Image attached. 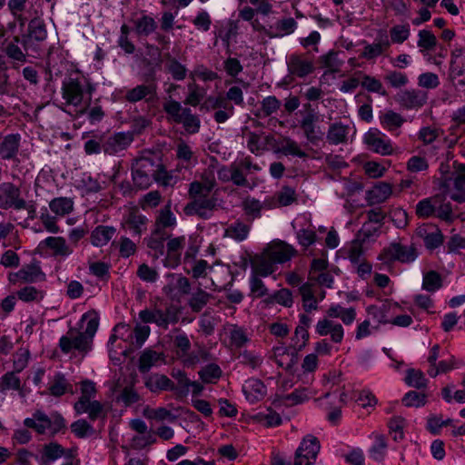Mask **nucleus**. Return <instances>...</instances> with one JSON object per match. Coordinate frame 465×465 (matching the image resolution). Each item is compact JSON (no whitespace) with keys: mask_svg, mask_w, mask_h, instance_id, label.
I'll return each instance as SVG.
<instances>
[{"mask_svg":"<svg viewBox=\"0 0 465 465\" xmlns=\"http://www.w3.org/2000/svg\"><path fill=\"white\" fill-rule=\"evenodd\" d=\"M0 209L4 211L25 210L35 213V208L22 195V190L12 182H3L0 183Z\"/></svg>","mask_w":465,"mask_h":465,"instance_id":"nucleus-4","label":"nucleus"},{"mask_svg":"<svg viewBox=\"0 0 465 465\" xmlns=\"http://www.w3.org/2000/svg\"><path fill=\"white\" fill-rule=\"evenodd\" d=\"M435 216L447 223H453L457 218V215L453 213L451 203L450 202H444L443 197L440 194Z\"/></svg>","mask_w":465,"mask_h":465,"instance_id":"nucleus-57","label":"nucleus"},{"mask_svg":"<svg viewBox=\"0 0 465 465\" xmlns=\"http://www.w3.org/2000/svg\"><path fill=\"white\" fill-rule=\"evenodd\" d=\"M305 112H300L302 119L300 120V127L302 128L306 139L315 143L322 138L323 133L317 125L319 115L312 109L310 104H304Z\"/></svg>","mask_w":465,"mask_h":465,"instance_id":"nucleus-7","label":"nucleus"},{"mask_svg":"<svg viewBox=\"0 0 465 465\" xmlns=\"http://www.w3.org/2000/svg\"><path fill=\"white\" fill-rule=\"evenodd\" d=\"M45 295V292L32 285L25 286L17 291L16 296L24 302H40Z\"/></svg>","mask_w":465,"mask_h":465,"instance_id":"nucleus-48","label":"nucleus"},{"mask_svg":"<svg viewBox=\"0 0 465 465\" xmlns=\"http://www.w3.org/2000/svg\"><path fill=\"white\" fill-rule=\"evenodd\" d=\"M265 250L276 265L291 261L297 254L296 249L283 241L272 242Z\"/></svg>","mask_w":465,"mask_h":465,"instance_id":"nucleus-14","label":"nucleus"},{"mask_svg":"<svg viewBox=\"0 0 465 465\" xmlns=\"http://www.w3.org/2000/svg\"><path fill=\"white\" fill-rule=\"evenodd\" d=\"M49 392L52 396L61 397L66 392L74 393L73 385L68 381L63 373H55L52 378L49 387Z\"/></svg>","mask_w":465,"mask_h":465,"instance_id":"nucleus-36","label":"nucleus"},{"mask_svg":"<svg viewBox=\"0 0 465 465\" xmlns=\"http://www.w3.org/2000/svg\"><path fill=\"white\" fill-rule=\"evenodd\" d=\"M242 391L247 401L251 403H255L262 401L266 393V386L258 379H249L242 386Z\"/></svg>","mask_w":465,"mask_h":465,"instance_id":"nucleus-28","label":"nucleus"},{"mask_svg":"<svg viewBox=\"0 0 465 465\" xmlns=\"http://www.w3.org/2000/svg\"><path fill=\"white\" fill-rule=\"evenodd\" d=\"M443 131L436 126H424L418 133L419 140L424 144L429 145L435 142Z\"/></svg>","mask_w":465,"mask_h":465,"instance_id":"nucleus-64","label":"nucleus"},{"mask_svg":"<svg viewBox=\"0 0 465 465\" xmlns=\"http://www.w3.org/2000/svg\"><path fill=\"white\" fill-rule=\"evenodd\" d=\"M288 72L291 75L303 78L312 73L314 66L312 60L303 54H292L287 59Z\"/></svg>","mask_w":465,"mask_h":465,"instance_id":"nucleus-15","label":"nucleus"},{"mask_svg":"<svg viewBox=\"0 0 465 465\" xmlns=\"http://www.w3.org/2000/svg\"><path fill=\"white\" fill-rule=\"evenodd\" d=\"M278 144V151L284 155H292L300 158L307 156L306 153L300 148L298 143L290 137H283Z\"/></svg>","mask_w":465,"mask_h":465,"instance_id":"nucleus-52","label":"nucleus"},{"mask_svg":"<svg viewBox=\"0 0 465 465\" xmlns=\"http://www.w3.org/2000/svg\"><path fill=\"white\" fill-rule=\"evenodd\" d=\"M74 411L77 414L87 413L88 417L94 420L103 411V405L100 401L94 400L91 397L81 395L78 401L74 403Z\"/></svg>","mask_w":465,"mask_h":465,"instance_id":"nucleus-22","label":"nucleus"},{"mask_svg":"<svg viewBox=\"0 0 465 465\" xmlns=\"http://www.w3.org/2000/svg\"><path fill=\"white\" fill-rule=\"evenodd\" d=\"M157 163L150 157H140L132 165V177L134 183L140 189L148 188L153 181Z\"/></svg>","mask_w":465,"mask_h":465,"instance_id":"nucleus-5","label":"nucleus"},{"mask_svg":"<svg viewBox=\"0 0 465 465\" xmlns=\"http://www.w3.org/2000/svg\"><path fill=\"white\" fill-rule=\"evenodd\" d=\"M315 393L316 391L308 386H300L286 395L285 400L292 405L301 404L311 399Z\"/></svg>","mask_w":465,"mask_h":465,"instance_id":"nucleus-55","label":"nucleus"},{"mask_svg":"<svg viewBox=\"0 0 465 465\" xmlns=\"http://www.w3.org/2000/svg\"><path fill=\"white\" fill-rule=\"evenodd\" d=\"M418 47L420 52L424 51H431L437 45V38L436 36L429 30H420L418 33Z\"/></svg>","mask_w":465,"mask_h":465,"instance_id":"nucleus-63","label":"nucleus"},{"mask_svg":"<svg viewBox=\"0 0 465 465\" xmlns=\"http://www.w3.org/2000/svg\"><path fill=\"white\" fill-rule=\"evenodd\" d=\"M320 448L318 439L314 436L307 435L295 452L294 465H313Z\"/></svg>","mask_w":465,"mask_h":465,"instance_id":"nucleus-9","label":"nucleus"},{"mask_svg":"<svg viewBox=\"0 0 465 465\" xmlns=\"http://www.w3.org/2000/svg\"><path fill=\"white\" fill-rule=\"evenodd\" d=\"M438 203L439 194L420 201L415 210L417 216L420 218H429L435 215Z\"/></svg>","mask_w":465,"mask_h":465,"instance_id":"nucleus-45","label":"nucleus"},{"mask_svg":"<svg viewBox=\"0 0 465 465\" xmlns=\"http://www.w3.org/2000/svg\"><path fill=\"white\" fill-rule=\"evenodd\" d=\"M207 111L213 110V118L216 123L223 124L234 114V107L226 101L223 95L209 96L202 105Z\"/></svg>","mask_w":465,"mask_h":465,"instance_id":"nucleus-10","label":"nucleus"},{"mask_svg":"<svg viewBox=\"0 0 465 465\" xmlns=\"http://www.w3.org/2000/svg\"><path fill=\"white\" fill-rule=\"evenodd\" d=\"M166 252L167 261L172 266L179 263L182 251L186 245V237L184 235L167 238Z\"/></svg>","mask_w":465,"mask_h":465,"instance_id":"nucleus-29","label":"nucleus"},{"mask_svg":"<svg viewBox=\"0 0 465 465\" xmlns=\"http://www.w3.org/2000/svg\"><path fill=\"white\" fill-rule=\"evenodd\" d=\"M297 28V22L292 17H284L268 25L269 38H282L292 34Z\"/></svg>","mask_w":465,"mask_h":465,"instance_id":"nucleus-23","label":"nucleus"},{"mask_svg":"<svg viewBox=\"0 0 465 465\" xmlns=\"http://www.w3.org/2000/svg\"><path fill=\"white\" fill-rule=\"evenodd\" d=\"M25 425L28 428L35 429L38 433L43 434L46 430L51 429L52 420L42 411H36L34 413L33 418H27L25 420Z\"/></svg>","mask_w":465,"mask_h":465,"instance_id":"nucleus-41","label":"nucleus"},{"mask_svg":"<svg viewBox=\"0 0 465 465\" xmlns=\"http://www.w3.org/2000/svg\"><path fill=\"white\" fill-rule=\"evenodd\" d=\"M250 263L252 273L260 275L261 277H267L277 270V265L274 263L265 248L261 253L253 255L250 259Z\"/></svg>","mask_w":465,"mask_h":465,"instance_id":"nucleus-16","label":"nucleus"},{"mask_svg":"<svg viewBox=\"0 0 465 465\" xmlns=\"http://www.w3.org/2000/svg\"><path fill=\"white\" fill-rule=\"evenodd\" d=\"M302 368L303 371L302 375L299 377V380L302 381L304 384H309L313 381L312 375H308V373H312L318 368V356L316 353H311L304 357L303 361L302 363Z\"/></svg>","mask_w":465,"mask_h":465,"instance_id":"nucleus-47","label":"nucleus"},{"mask_svg":"<svg viewBox=\"0 0 465 465\" xmlns=\"http://www.w3.org/2000/svg\"><path fill=\"white\" fill-rule=\"evenodd\" d=\"M275 361L281 368L290 371L297 362V354L286 348L279 347L274 351Z\"/></svg>","mask_w":465,"mask_h":465,"instance_id":"nucleus-44","label":"nucleus"},{"mask_svg":"<svg viewBox=\"0 0 465 465\" xmlns=\"http://www.w3.org/2000/svg\"><path fill=\"white\" fill-rule=\"evenodd\" d=\"M392 190L389 183H380L367 192V199L371 204H377L385 202L391 195Z\"/></svg>","mask_w":465,"mask_h":465,"instance_id":"nucleus-39","label":"nucleus"},{"mask_svg":"<svg viewBox=\"0 0 465 465\" xmlns=\"http://www.w3.org/2000/svg\"><path fill=\"white\" fill-rule=\"evenodd\" d=\"M41 244L52 250L54 256L66 257L74 251L63 237L50 236L45 238Z\"/></svg>","mask_w":465,"mask_h":465,"instance_id":"nucleus-34","label":"nucleus"},{"mask_svg":"<svg viewBox=\"0 0 465 465\" xmlns=\"http://www.w3.org/2000/svg\"><path fill=\"white\" fill-rule=\"evenodd\" d=\"M163 360V353L146 349L139 358V371L143 373L148 372L150 369Z\"/></svg>","mask_w":465,"mask_h":465,"instance_id":"nucleus-43","label":"nucleus"},{"mask_svg":"<svg viewBox=\"0 0 465 465\" xmlns=\"http://www.w3.org/2000/svg\"><path fill=\"white\" fill-rule=\"evenodd\" d=\"M250 226L242 222L236 221L225 229L224 236L232 238L237 242L245 240L249 234Z\"/></svg>","mask_w":465,"mask_h":465,"instance_id":"nucleus-50","label":"nucleus"},{"mask_svg":"<svg viewBox=\"0 0 465 465\" xmlns=\"http://www.w3.org/2000/svg\"><path fill=\"white\" fill-rule=\"evenodd\" d=\"M419 256V252L414 244L404 245L400 242H391L379 254V260L383 262H400L411 263Z\"/></svg>","mask_w":465,"mask_h":465,"instance_id":"nucleus-6","label":"nucleus"},{"mask_svg":"<svg viewBox=\"0 0 465 465\" xmlns=\"http://www.w3.org/2000/svg\"><path fill=\"white\" fill-rule=\"evenodd\" d=\"M226 333L230 338L231 345L235 348H241L249 341L246 330L237 325H230L226 329Z\"/></svg>","mask_w":465,"mask_h":465,"instance_id":"nucleus-49","label":"nucleus"},{"mask_svg":"<svg viewBox=\"0 0 465 465\" xmlns=\"http://www.w3.org/2000/svg\"><path fill=\"white\" fill-rule=\"evenodd\" d=\"M168 283L163 288V292L174 297L177 294L185 295L191 291V283L189 280L182 274L169 273L166 276Z\"/></svg>","mask_w":465,"mask_h":465,"instance_id":"nucleus-18","label":"nucleus"},{"mask_svg":"<svg viewBox=\"0 0 465 465\" xmlns=\"http://www.w3.org/2000/svg\"><path fill=\"white\" fill-rule=\"evenodd\" d=\"M47 32L43 20L35 18L28 25V34L23 35L21 44L27 52L35 49V42H43L46 39Z\"/></svg>","mask_w":465,"mask_h":465,"instance_id":"nucleus-13","label":"nucleus"},{"mask_svg":"<svg viewBox=\"0 0 465 465\" xmlns=\"http://www.w3.org/2000/svg\"><path fill=\"white\" fill-rule=\"evenodd\" d=\"M131 133H116L109 136L103 143V150L108 154H116L125 150L133 142Z\"/></svg>","mask_w":465,"mask_h":465,"instance_id":"nucleus-19","label":"nucleus"},{"mask_svg":"<svg viewBox=\"0 0 465 465\" xmlns=\"http://www.w3.org/2000/svg\"><path fill=\"white\" fill-rule=\"evenodd\" d=\"M156 97V85L138 84L135 87L126 91L124 94L125 101L129 103H137L142 100L151 102Z\"/></svg>","mask_w":465,"mask_h":465,"instance_id":"nucleus-21","label":"nucleus"},{"mask_svg":"<svg viewBox=\"0 0 465 465\" xmlns=\"http://www.w3.org/2000/svg\"><path fill=\"white\" fill-rule=\"evenodd\" d=\"M144 385L152 392L174 391L173 381L167 376L159 373H153L146 377Z\"/></svg>","mask_w":465,"mask_h":465,"instance_id":"nucleus-31","label":"nucleus"},{"mask_svg":"<svg viewBox=\"0 0 465 465\" xmlns=\"http://www.w3.org/2000/svg\"><path fill=\"white\" fill-rule=\"evenodd\" d=\"M381 126L395 134H399V130L405 123V119L400 114L389 110L380 116Z\"/></svg>","mask_w":465,"mask_h":465,"instance_id":"nucleus-35","label":"nucleus"},{"mask_svg":"<svg viewBox=\"0 0 465 465\" xmlns=\"http://www.w3.org/2000/svg\"><path fill=\"white\" fill-rule=\"evenodd\" d=\"M116 229L113 226L98 225L91 233V242L96 247L106 245L115 235Z\"/></svg>","mask_w":465,"mask_h":465,"instance_id":"nucleus-37","label":"nucleus"},{"mask_svg":"<svg viewBox=\"0 0 465 465\" xmlns=\"http://www.w3.org/2000/svg\"><path fill=\"white\" fill-rule=\"evenodd\" d=\"M442 286L441 276L436 271H430L423 274L422 289L429 292H434Z\"/></svg>","mask_w":465,"mask_h":465,"instance_id":"nucleus-61","label":"nucleus"},{"mask_svg":"<svg viewBox=\"0 0 465 465\" xmlns=\"http://www.w3.org/2000/svg\"><path fill=\"white\" fill-rule=\"evenodd\" d=\"M222 374V369L215 363L206 365L198 372L200 379L204 383H215L221 378Z\"/></svg>","mask_w":465,"mask_h":465,"instance_id":"nucleus-58","label":"nucleus"},{"mask_svg":"<svg viewBox=\"0 0 465 465\" xmlns=\"http://www.w3.org/2000/svg\"><path fill=\"white\" fill-rule=\"evenodd\" d=\"M398 102L406 109H417L427 102V94L420 90H406L398 95Z\"/></svg>","mask_w":465,"mask_h":465,"instance_id":"nucleus-26","label":"nucleus"},{"mask_svg":"<svg viewBox=\"0 0 465 465\" xmlns=\"http://www.w3.org/2000/svg\"><path fill=\"white\" fill-rule=\"evenodd\" d=\"M50 210L57 216H64L74 209V202L68 197H57L49 203Z\"/></svg>","mask_w":465,"mask_h":465,"instance_id":"nucleus-53","label":"nucleus"},{"mask_svg":"<svg viewBox=\"0 0 465 465\" xmlns=\"http://www.w3.org/2000/svg\"><path fill=\"white\" fill-rule=\"evenodd\" d=\"M447 193L454 202L465 203V172L457 173L450 179Z\"/></svg>","mask_w":465,"mask_h":465,"instance_id":"nucleus-27","label":"nucleus"},{"mask_svg":"<svg viewBox=\"0 0 465 465\" xmlns=\"http://www.w3.org/2000/svg\"><path fill=\"white\" fill-rule=\"evenodd\" d=\"M95 92V84L80 71L68 74L62 81L61 94L63 105L73 107L77 114H84Z\"/></svg>","mask_w":465,"mask_h":465,"instance_id":"nucleus-1","label":"nucleus"},{"mask_svg":"<svg viewBox=\"0 0 465 465\" xmlns=\"http://www.w3.org/2000/svg\"><path fill=\"white\" fill-rule=\"evenodd\" d=\"M390 45L391 42L387 36H385L379 42L366 45L361 54V57L367 60H373L388 50Z\"/></svg>","mask_w":465,"mask_h":465,"instance_id":"nucleus-40","label":"nucleus"},{"mask_svg":"<svg viewBox=\"0 0 465 465\" xmlns=\"http://www.w3.org/2000/svg\"><path fill=\"white\" fill-rule=\"evenodd\" d=\"M147 223V217L140 213L136 209L131 210L124 220L127 228L137 236H140L146 230Z\"/></svg>","mask_w":465,"mask_h":465,"instance_id":"nucleus-33","label":"nucleus"},{"mask_svg":"<svg viewBox=\"0 0 465 465\" xmlns=\"http://www.w3.org/2000/svg\"><path fill=\"white\" fill-rule=\"evenodd\" d=\"M315 331L320 336L330 335L331 340L334 343H341L344 336V329L342 325L329 318L321 319L315 325Z\"/></svg>","mask_w":465,"mask_h":465,"instance_id":"nucleus-17","label":"nucleus"},{"mask_svg":"<svg viewBox=\"0 0 465 465\" xmlns=\"http://www.w3.org/2000/svg\"><path fill=\"white\" fill-rule=\"evenodd\" d=\"M367 146L381 155H391L393 153V146L390 139L378 129H370L364 136Z\"/></svg>","mask_w":465,"mask_h":465,"instance_id":"nucleus-11","label":"nucleus"},{"mask_svg":"<svg viewBox=\"0 0 465 465\" xmlns=\"http://www.w3.org/2000/svg\"><path fill=\"white\" fill-rule=\"evenodd\" d=\"M21 136L18 134H10L0 139V158L2 160H14L16 158L20 147Z\"/></svg>","mask_w":465,"mask_h":465,"instance_id":"nucleus-24","label":"nucleus"},{"mask_svg":"<svg viewBox=\"0 0 465 465\" xmlns=\"http://www.w3.org/2000/svg\"><path fill=\"white\" fill-rule=\"evenodd\" d=\"M350 126L341 123H334L330 125L327 133V141L331 144L344 143L347 142Z\"/></svg>","mask_w":465,"mask_h":465,"instance_id":"nucleus-38","label":"nucleus"},{"mask_svg":"<svg viewBox=\"0 0 465 465\" xmlns=\"http://www.w3.org/2000/svg\"><path fill=\"white\" fill-rule=\"evenodd\" d=\"M295 190L290 186L282 187L275 195L269 199L270 203H275L278 206H288L296 201Z\"/></svg>","mask_w":465,"mask_h":465,"instance_id":"nucleus-54","label":"nucleus"},{"mask_svg":"<svg viewBox=\"0 0 465 465\" xmlns=\"http://www.w3.org/2000/svg\"><path fill=\"white\" fill-rule=\"evenodd\" d=\"M59 348L64 354H68L73 351L86 353L91 349V344L88 342V337L82 334V331L76 329H70L60 338Z\"/></svg>","mask_w":465,"mask_h":465,"instance_id":"nucleus-8","label":"nucleus"},{"mask_svg":"<svg viewBox=\"0 0 465 465\" xmlns=\"http://www.w3.org/2000/svg\"><path fill=\"white\" fill-rule=\"evenodd\" d=\"M282 105V103L276 96L270 95L262 99L258 114L259 117H268L276 113Z\"/></svg>","mask_w":465,"mask_h":465,"instance_id":"nucleus-59","label":"nucleus"},{"mask_svg":"<svg viewBox=\"0 0 465 465\" xmlns=\"http://www.w3.org/2000/svg\"><path fill=\"white\" fill-rule=\"evenodd\" d=\"M356 74H358L361 78V87L368 92L376 93L381 95L387 94L382 83L376 77L363 74L361 72H358Z\"/></svg>","mask_w":465,"mask_h":465,"instance_id":"nucleus-51","label":"nucleus"},{"mask_svg":"<svg viewBox=\"0 0 465 465\" xmlns=\"http://www.w3.org/2000/svg\"><path fill=\"white\" fill-rule=\"evenodd\" d=\"M45 277L40 267L36 264H27L15 273H10L8 278L13 283L18 281L23 282H35L44 280Z\"/></svg>","mask_w":465,"mask_h":465,"instance_id":"nucleus-20","label":"nucleus"},{"mask_svg":"<svg viewBox=\"0 0 465 465\" xmlns=\"http://www.w3.org/2000/svg\"><path fill=\"white\" fill-rule=\"evenodd\" d=\"M18 373L15 371H7L0 378V391H16L22 398H25L26 391L22 384Z\"/></svg>","mask_w":465,"mask_h":465,"instance_id":"nucleus-32","label":"nucleus"},{"mask_svg":"<svg viewBox=\"0 0 465 465\" xmlns=\"http://www.w3.org/2000/svg\"><path fill=\"white\" fill-rule=\"evenodd\" d=\"M150 332L151 329L148 325L137 323L134 329L131 328L132 340H130L129 344L134 348L142 347L149 337Z\"/></svg>","mask_w":465,"mask_h":465,"instance_id":"nucleus-56","label":"nucleus"},{"mask_svg":"<svg viewBox=\"0 0 465 465\" xmlns=\"http://www.w3.org/2000/svg\"><path fill=\"white\" fill-rule=\"evenodd\" d=\"M374 439L375 441L370 450V456L374 460L380 462L384 460L387 442L385 437L381 434H375Z\"/></svg>","mask_w":465,"mask_h":465,"instance_id":"nucleus-62","label":"nucleus"},{"mask_svg":"<svg viewBox=\"0 0 465 465\" xmlns=\"http://www.w3.org/2000/svg\"><path fill=\"white\" fill-rule=\"evenodd\" d=\"M176 217L171 210V203L161 208L155 216L153 229L156 232H167V230L176 226Z\"/></svg>","mask_w":465,"mask_h":465,"instance_id":"nucleus-25","label":"nucleus"},{"mask_svg":"<svg viewBox=\"0 0 465 465\" xmlns=\"http://www.w3.org/2000/svg\"><path fill=\"white\" fill-rule=\"evenodd\" d=\"M242 207L248 215H252L255 218L260 217L261 211L262 209L275 208L276 204L270 203L269 199L265 200L263 203H261L259 200L248 197L242 202Z\"/></svg>","mask_w":465,"mask_h":465,"instance_id":"nucleus-46","label":"nucleus"},{"mask_svg":"<svg viewBox=\"0 0 465 465\" xmlns=\"http://www.w3.org/2000/svg\"><path fill=\"white\" fill-rule=\"evenodd\" d=\"M213 190L210 186L198 181L192 182L188 189L190 202L183 209L185 214L207 218L208 212L216 207V198L210 196Z\"/></svg>","mask_w":465,"mask_h":465,"instance_id":"nucleus-2","label":"nucleus"},{"mask_svg":"<svg viewBox=\"0 0 465 465\" xmlns=\"http://www.w3.org/2000/svg\"><path fill=\"white\" fill-rule=\"evenodd\" d=\"M211 294L198 288L191 296L188 304L193 312H199L210 301Z\"/></svg>","mask_w":465,"mask_h":465,"instance_id":"nucleus-60","label":"nucleus"},{"mask_svg":"<svg viewBox=\"0 0 465 465\" xmlns=\"http://www.w3.org/2000/svg\"><path fill=\"white\" fill-rule=\"evenodd\" d=\"M165 70L176 81H182L186 77L187 69L185 65L181 64L176 58L173 57L170 53L164 54Z\"/></svg>","mask_w":465,"mask_h":465,"instance_id":"nucleus-42","label":"nucleus"},{"mask_svg":"<svg viewBox=\"0 0 465 465\" xmlns=\"http://www.w3.org/2000/svg\"><path fill=\"white\" fill-rule=\"evenodd\" d=\"M416 234L423 241L428 250H435L440 247L444 241V236L440 229L434 223H422L416 229Z\"/></svg>","mask_w":465,"mask_h":465,"instance_id":"nucleus-12","label":"nucleus"},{"mask_svg":"<svg viewBox=\"0 0 465 465\" xmlns=\"http://www.w3.org/2000/svg\"><path fill=\"white\" fill-rule=\"evenodd\" d=\"M163 109L168 115V119L183 124L186 133L193 134L199 132L201 121L189 107H183L180 102L169 98L163 103Z\"/></svg>","mask_w":465,"mask_h":465,"instance_id":"nucleus-3","label":"nucleus"},{"mask_svg":"<svg viewBox=\"0 0 465 465\" xmlns=\"http://www.w3.org/2000/svg\"><path fill=\"white\" fill-rule=\"evenodd\" d=\"M171 341L176 355L183 361L191 350V341L188 335L179 329H174Z\"/></svg>","mask_w":465,"mask_h":465,"instance_id":"nucleus-30","label":"nucleus"}]
</instances>
